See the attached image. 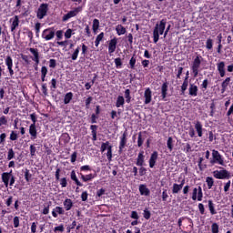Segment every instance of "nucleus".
<instances>
[{"mask_svg":"<svg viewBox=\"0 0 233 233\" xmlns=\"http://www.w3.org/2000/svg\"><path fill=\"white\" fill-rule=\"evenodd\" d=\"M221 165L222 167H225V160L223 159V156L219 154V151L213 149L212 150V159L210 160L211 165Z\"/></svg>","mask_w":233,"mask_h":233,"instance_id":"3","label":"nucleus"},{"mask_svg":"<svg viewBox=\"0 0 233 233\" xmlns=\"http://www.w3.org/2000/svg\"><path fill=\"white\" fill-rule=\"evenodd\" d=\"M11 176H12V170L10 172H4L1 175L2 183H4L5 188H8Z\"/></svg>","mask_w":233,"mask_h":233,"instance_id":"12","label":"nucleus"},{"mask_svg":"<svg viewBox=\"0 0 233 233\" xmlns=\"http://www.w3.org/2000/svg\"><path fill=\"white\" fill-rule=\"evenodd\" d=\"M99 30V20L95 18L93 20V32L96 33Z\"/></svg>","mask_w":233,"mask_h":233,"instance_id":"44","label":"nucleus"},{"mask_svg":"<svg viewBox=\"0 0 233 233\" xmlns=\"http://www.w3.org/2000/svg\"><path fill=\"white\" fill-rule=\"evenodd\" d=\"M130 94H131L130 89H126L125 92H124V96H125L127 103H131L132 102V96H130Z\"/></svg>","mask_w":233,"mask_h":233,"instance_id":"38","label":"nucleus"},{"mask_svg":"<svg viewBox=\"0 0 233 233\" xmlns=\"http://www.w3.org/2000/svg\"><path fill=\"white\" fill-rule=\"evenodd\" d=\"M36 151H37V148L35 147V146L31 145L30 146V155L32 157H34V156H35Z\"/></svg>","mask_w":233,"mask_h":233,"instance_id":"63","label":"nucleus"},{"mask_svg":"<svg viewBox=\"0 0 233 233\" xmlns=\"http://www.w3.org/2000/svg\"><path fill=\"white\" fill-rule=\"evenodd\" d=\"M200 88L202 90V92H205L207 90V88H208V79H204L202 84L200 85Z\"/></svg>","mask_w":233,"mask_h":233,"instance_id":"49","label":"nucleus"},{"mask_svg":"<svg viewBox=\"0 0 233 233\" xmlns=\"http://www.w3.org/2000/svg\"><path fill=\"white\" fill-rule=\"evenodd\" d=\"M29 134L31 139H37V127H35V124H31L29 126Z\"/></svg>","mask_w":233,"mask_h":233,"instance_id":"20","label":"nucleus"},{"mask_svg":"<svg viewBox=\"0 0 233 233\" xmlns=\"http://www.w3.org/2000/svg\"><path fill=\"white\" fill-rule=\"evenodd\" d=\"M54 232H65V225L60 224L57 227H55Z\"/></svg>","mask_w":233,"mask_h":233,"instance_id":"56","label":"nucleus"},{"mask_svg":"<svg viewBox=\"0 0 233 233\" xmlns=\"http://www.w3.org/2000/svg\"><path fill=\"white\" fill-rule=\"evenodd\" d=\"M10 23L11 24V32H15V28H17V26H19V16L18 15H15L14 17H12L10 19Z\"/></svg>","mask_w":233,"mask_h":233,"instance_id":"17","label":"nucleus"},{"mask_svg":"<svg viewBox=\"0 0 233 233\" xmlns=\"http://www.w3.org/2000/svg\"><path fill=\"white\" fill-rule=\"evenodd\" d=\"M25 179L27 183H30V179H32V174H30V170L28 169H25Z\"/></svg>","mask_w":233,"mask_h":233,"instance_id":"55","label":"nucleus"},{"mask_svg":"<svg viewBox=\"0 0 233 233\" xmlns=\"http://www.w3.org/2000/svg\"><path fill=\"white\" fill-rule=\"evenodd\" d=\"M65 210H72V208L74 207V202L70 198H66L63 202Z\"/></svg>","mask_w":233,"mask_h":233,"instance_id":"22","label":"nucleus"},{"mask_svg":"<svg viewBox=\"0 0 233 233\" xmlns=\"http://www.w3.org/2000/svg\"><path fill=\"white\" fill-rule=\"evenodd\" d=\"M53 218H58V216H65V208L63 207L56 206L52 210Z\"/></svg>","mask_w":233,"mask_h":233,"instance_id":"14","label":"nucleus"},{"mask_svg":"<svg viewBox=\"0 0 233 233\" xmlns=\"http://www.w3.org/2000/svg\"><path fill=\"white\" fill-rule=\"evenodd\" d=\"M201 60H203V56H197L193 60L191 70L194 77H198L199 76V67L201 66Z\"/></svg>","mask_w":233,"mask_h":233,"instance_id":"2","label":"nucleus"},{"mask_svg":"<svg viewBox=\"0 0 233 233\" xmlns=\"http://www.w3.org/2000/svg\"><path fill=\"white\" fill-rule=\"evenodd\" d=\"M48 14V4L43 3L39 5L36 11L37 19H45Z\"/></svg>","mask_w":233,"mask_h":233,"instance_id":"4","label":"nucleus"},{"mask_svg":"<svg viewBox=\"0 0 233 233\" xmlns=\"http://www.w3.org/2000/svg\"><path fill=\"white\" fill-rule=\"evenodd\" d=\"M188 88V76H185L184 81L181 86V96H185V92Z\"/></svg>","mask_w":233,"mask_h":233,"instance_id":"30","label":"nucleus"},{"mask_svg":"<svg viewBox=\"0 0 233 233\" xmlns=\"http://www.w3.org/2000/svg\"><path fill=\"white\" fill-rule=\"evenodd\" d=\"M8 125V119L5 116H0V127Z\"/></svg>","mask_w":233,"mask_h":233,"instance_id":"60","label":"nucleus"},{"mask_svg":"<svg viewBox=\"0 0 233 233\" xmlns=\"http://www.w3.org/2000/svg\"><path fill=\"white\" fill-rule=\"evenodd\" d=\"M56 37V31L52 28H46L42 33V38L46 41H52Z\"/></svg>","mask_w":233,"mask_h":233,"instance_id":"7","label":"nucleus"},{"mask_svg":"<svg viewBox=\"0 0 233 233\" xmlns=\"http://www.w3.org/2000/svg\"><path fill=\"white\" fill-rule=\"evenodd\" d=\"M97 175L96 174H88V175H83L81 174V179L84 181V183H88V181H92Z\"/></svg>","mask_w":233,"mask_h":233,"instance_id":"25","label":"nucleus"},{"mask_svg":"<svg viewBox=\"0 0 233 233\" xmlns=\"http://www.w3.org/2000/svg\"><path fill=\"white\" fill-rule=\"evenodd\" d=\"M197 199H198V201H203V188H201V186H198V192L197 193Z\"/></svg>","mask_w":233,"mask_h":233,"instance_id":"47","label":"nucleus"},{"mask_svg":"<svg viewBox=\"0 0 233 233\" xmlns=\"http://www.w3.org/2000/svg\"><path fill=\"white\" fill-rule=\"evenodd\" d=\"M144 97H145V105H149V103H152V90L149 89V87H147L145 90L144 93Z\"/></svg>","mask_w":233,"mask_h":233,"instance_id":"16","label":"nucleus"},{"mask_svg":"<svg viewBox=\"0 0 233 233\" xmlns=\"http://www.w3.org/2000/svg\"><path fill=\"white\" fill-rule=\"evenodd\" d=\"M116 48H117V37H114L108 43V54L112 56L114 52H116Z\"/></svg>","mask_w":233,"mask_h":233,"instance_id":"11","label":"nucleus"},{"mask_svg":"<svg viewBox=\"0 0 233 233\" xmlns=\"http://www.w3.org/2000/svg\"><path fill=\"white\" fill-rule=\"evenodd\" d=\"M50 207H52V202L49 201L47 206L42 210V214H44V216L50 214Z\"/></svg>","mask_w":233,"mask_h":233,"instance_id":"46","label":"nucleus"},{"mask_svg":"<svg viewBox=\"0 0 233 233\" xmlns=\"http://www.w3.org/2000/svg\"><path fill=\"white\" fill-rule=\"evenodd\" d=\"M127 133L126 131L123 133V135L120 137V142H119V147H118V154H123V150L127 147Z\"/></svg>","mask_w":233,"mask_h":233,"instance_id":"9","label":"nucleus"},{"mask_svg":"<svg viewBox=\"0 0 233 233\" xmlns=\"http://www.w3.org/2000/svg\"><path fill=\"white\" fill-rule=\"evenodd\" d=\"M136 62H137L136 55H133V56L129 60V66L131 70H134V68H136Z\"/></svg>","mask_w":233,"mask_h":233,"instance_id":"45","label":"nucleus"},{"mask_svg":"<svg viewBox=\"0 0 233 233\" xmlns=\"http://www.w3.org/2000/svg\"><path fill=\"white\" fill-rule=\"evenodd\" d=\"M116 32L117 35H125V34H127V28H125V26L122 25H117L116 26Z\"/></svg>","mask_w":233,"mask_h":233,"instance_id":"33","label":"nucleus"},{"mask_svg":"<svg viewBox=\"0 0 233 233\" xmlns=\"http://www.w3.org/2000/svg\"><path fill=\"white\" fill-rule=\"evenodd\" d=\"M167 18L162 19L159 23H157L155 25V28L153 30V41L154 43H157V41H159V35H163L164 34V37H167V35H168V32H170V27L171 25H168L167 27ZM166 28V31H165Z\"/></svg>","mask_w":233,"mask_h":233,"instance_id":"1","label":"nucleus"},{"mask_svg":"<svg viewBox=\"0 0 233 233\" xmlns=\"http://www.w3.org/2000/svg\"><path fill=\"white\" fill-rule=\"evenodd\" d=\"M5 63L7 66L10 77H14V59H12V56H7L5 59Z\"/></svg>","mask_w":233,"mask_h":233,"instance_id":"8","label":"nucleus"},{"mask_svg":"<svg viewBox=\"0 0 233 233\" xmlns=\"http://www.w3.org/2000/svg\"><path fill=\"white\" fill-rule=\"evenodd\" d=\"M206 183L208 185V188L210 190L214 187V178L212 177H206Z\"/></svg>","mask_w":233,"mask_h":233,"instance_id":"41","label":"nucleus"},{"mask_svg":"<svg viewBox=\"0 0 233 233\" xmlns=\"http://www.w3.org/2000/svg\"><path fill=\"white\" fill-rule=\"evenodd\" d=\"M60 139L62 142H64V145H68V143H70V135L68 133H64L62 134Z\"/></svg>","mask_w":233,"mask_h":233,"instance_id":"35","label":"nucleus"},{"mask_svg":"<svg viewBox=\"0 0 233 233\" xmlns=\"http://www.w3.org/2000/svg\"><path fill=\"white\" fill-rule=\"evenodd\" d=\"M230 77H227L222 83H221V94H225L227 92V88H228V86L230 85Z\"/></svg>","mask_w":233,"mask_h":233,"instance_id":"24","label":"nucleus"},{"mask_svg":"<svg viewBox=\"0 0 233 233\" xmlns=\"http://www.w3.org/2000/svg\"><path fill=\"white\" fill-rule=\"evenodd\" d=\"M144 154H145L144 151H140L138 153L137 162H136L137 167H143V165H145V155Z\"/></svg>","mask_w":233,"mask_h":233,"instance_id":"19","label":"nucleus"},{"mask_svg":"<svg viewBox=\"0 0 233 233\" xmlns=\"http://www.w3.org/2000/svg\"><path fill=\"white\" fill-rule=\"evenodd\" d=\"M158 157L159 154L157 153V151H153L149 158V168H154L156 167Z\"/></svg>","mask_w":233,"mask_h":233,"instance_id":"13","label":"nucleus"},{"mask_svg":"<svg viewBox=\"0 0 233 233\" xmlns=\"http://www.w3.org/2000/svg\"><path fill=\"white\" fill-rule=\"evenodd\" d=\"M116 68H123V61L121 60V57H116L114 60Z\"/></svg>","mask_w":233,"mask_h":233,"instance_id":"42","label":"nucleus"},{"mask_svg":"<svg viewBox=\"0 0 233 233\" xmlns=\"http://www.w3.org/2000/svg\"><path fill=\"white\" fill-rule=\"evenodd\" d=\"M18 137H19L17 136V132L11 131V134H10V137H9L10 141H17Z\"/></svg>","mask_w":233,"mask_h":233,"instance_id":"54","label":"nucleus"},{"mask_svg":"<svg viewBox=\"0 0 233 233\" xmlns=\"http://www.w3.org/2000/svg\"><path fill=\"white\" fill-rule=\"evenodd\" d=\"M57 66V60L51 58L49 60V68H56Z\"/></svg>","mask_w":233,"mask_h":233,"instance_id":"59","label":"nucleus"},{"mask_svg":"<svg viewBox=\"0 0 233 233\" xmlns=\"http://www.w3.org/2000/svg\"><path fill=\"white\" fill-rule=\"evenodd\" d=\"M79 50H80V48H79V46L74 51V53L72 54V56H71V59H72V61H76V59H77V57H78V56H79Z\"/></svg>","mask_w":233,"mask_h":233,"instance_id":"52","label":"nucleus"},{"mask_svg":"<svg viewBox=\"0 0 233 233\" xmlns=\"http://www.w3.org/2000/svg\"><path fill=\"white\" fill-rule=\"evenodd\" d=\"M198 90V86L195 84H189L188 95L191 96V97H197Z\"/></svg>","mask_w":233,"mask_h":233,"instance_id":"18","label":"nucleus"},{"mask_svg":"<svg viewBox=\"0 0 233 233\" xmlns=\"http://www.w3.org/2000/svg\"><path fill=\"white\" fill-rule=\"evenodd\" d=\"M125 106V97L123 96H118L116 97V108H121Z\"/></svg>","mask_w":233,"mask_h":233,"instance_id":"34","label":"nucleus"},{"mask_svg":"<svg viewBox=\"0 0 233 233\" xmlns=\"http://www.w3.org/2000/svg\"><path fill=\"white\" fill-rule=\"evenodd\" d=\"M41 81L42 83H45V81H46V76H48V67H46V66H43L41 67Z\"/></svg>","mask_w":233,"mask_h":233,"instance_id":"26","label":"nucleus"},{"mask_svg":"<svg viewBox=\"0 0 233 233\" xmlns=\"http://www.w3.org/2000/svg\"><path fill=\"white\" fill-rule=\"evenodd\" d=\"M92 141H97V126L91 125L90 126Z\"/></svg>","mask_w":233,"mask_h":233,"instance_id":"29","label":"nucleus"},{"mask_svg":"<svg viewBox=\"0 0 233 233\" xmlns=\"http://www.w3.org/2000/svg\"><path fill=\"white\" fill-rule=\"evenodd\" d=\"M70 177H71L72 181H74L76 183V185H77V187H83V183H81L79 181V178H77V175H76L75 170L71 171Z\"/></svg>","mask_w":233,"mask_h":233,"instance_id":"32","label":"nucleus"},{"mask_svg":"<svg viewBox=\"0 0 233 233\" xmlns=\"http://www.w3.org/2000/svg\"><path fill=\"white\" fill-rule=\"evenodd\" d=\"M74 99V93L68 92L64 96V105H69V103Z\"/></svg>","mask_w":233,"mask_h":233,"instance_id":"31","label":"nucleus"},{"mask_svg":"<svg viewBox=\"0 0 233 233\" xmlns=\"http://www.w3.org/2000/svg\"><path fill=\"white\" fill-rule=\"evenodd\" d=\"M28 50L34 56V57L32 58V61L35 62L34 66H39V63H40L39 49L30 47Z\"/></svg>","mask_w":233,"mask_h":233,"instance_id":"10","label":"nucleus"},{"mask_svg":"<svg viewBox=\"0 0 233 233\" xmlns=\"http://www.w3.org/2000/svg\"><path fill=\"white\" fill-rule=\"evenodd\" d=\"M198 187H194L192 192V197H191V199L193 201H196L198 199Z\"/></svg>","mask_w":233,"mask_h":233,"instance_id":"57","label":"nucleus"},{"mask_svg":"<svg viewBox=\"0 0 233 233\" xmlns=\"http://www.w3.org/2000/svg\"><path fill=\"white\" fill-rule=\"evenodd\" d=\"M79 12H83V7L77 6L74 8V10L69 11L67 14L64 15L62 17L63 23H66L69 19H72V17H76Z\"/></svg>","mask_w":233,"mask_h":233,"instance_id":"5","label":"nucleus"},{"mask_svg":"<svg viewBox=\"0 0 233 233\" xmlns=\"http://www.w3.org/2000/svg\"><path fill=\"white\" fill-rule=\"evenodd\" d=\"M143 218H144V219H147V220H148V219H150V218H152V213L147 208L144 209Z\"/></svg>","mask_w":233,"mask_h":233,"instance_id":"43","label":"nucleus"},{"mask_svg":"<svg viewBox=\"0 0 233 233\" xmlns=\"http://www.w3.org/2000/svg\"><path fill=\"white\" fill-rule=\"evenodd\" d=\"M211 232L212 233H219V225H218V223H213L211 225Z\"/></svg>","mask_w":233,"mask_h":233,"instance_id":"51","label":"nucleus"},{"mask_svg":"<svg viewBox=\"0 0 233 233\" xmlns=\"http://www.w3.org/2000/svg\"><path fill=\"white\" fill-rule=\"evenodd\" d=\"M195 129L197 130L198 137H203V125L201 122L197 121L195 124Z\"/></svg>","mask_w":233,"mask_h":233,"instance_id":"27","label":"nucleus"},{"mask_svg":"<svg viewBox=\"0 0 233 233\" xmlns=\"http://www.w3.org/2000/svg\"><path fill=\"white\" fill-rule=\"evenodd\" d=\"M213 176L216 179H230V172L227 169L215 170Z\"/></svg>","mask_w":233,"mask_h":233,"instance_id":"6","label":"nucleus"},{"mask_svg":"<svg viewBox=\"0 0 233 233\" xmlns=\"http://www.w3.org/2000/svg\"><path fill=\"white\" fill-rule=\"evenodd\" d=\"M14 157H15V152H14L13 148H10L7 153V160L12 161V159H14Z\"/></svg>","mask_w":233,"mask_h":233,"instance_id":"48","label":"nucleus"},{"mask_svg":"<svg viewBox=\"0 0 233 233\" xmlns=\"http://www.w3.org/2000/svg\"><path fill=\"white\" fill-rule=\"evenodd\" d=\"M167 147L169 150V152H172L174 150V139L172 137H169L167 141Z\"/></svg>","mask_w":233,"mask_h":233,"instance_id":"37","label":"nucleus"},{"mask_svg":"<svg viewBox=\"0 0 233 233\" xmlns=\"http://www.w3.org/2000/svg\"><path fill=\"white\" fill-rule=\"evenodd\" d=\"M213 46H214L213 40L211 38H208L206 42V48L208 50H212Z\"/></svg>","mask_w":233,"mask_h":233,"instance_id":"50","label":"nucleus"},{"mask_svg":"<svg viewBox=\"0 0 233 233\" xmlns=\"http://www.w3.org/2000/svg\"><path fill=\"white\" fill-rule=\"evenodd\" d=\"M42 93L44 96H48V87L46 83L42 84Z\"/></svg>","mask_w":233,"mask_h":233,"instance_id":"61","label":"nucleus"},{"mask_svg":"<svg viewBox=\"0 0 233 233\" xmlns=\"http://www.w3.org/2000/svg\"><path fill=\"white\" fill-rule=\"evenodd\" d=\"M168 95V81H165L161 86V97L163 100L167 99Z\"/></svg>","mask_w":233,"mask_h":233,"instance_id":"15","label":"nucleus"},{"mask_svg":"<svg viewBox=\"0 0 233 233\" xmlns=\"http://www.w3.org/2000/svg\"><path fill=\"white\" fill-rule=\"evenodd\" d=\"M49 85L50 90H52L53 92L56 91L57 89V79L52 78Z\"/></svg>","mask_w":233,"mask_h":233,"instance_id":"39","label":"nucleus"},{"mask_svg":"<svg viewBox=\"0 0 233 233\" xmlns=\"http://www.w3.org/2000/svg\"><path fill=\"white\" fill-rule=\"evenodd\" d=\"M73 32H74V30L70 29V28L67 29L65 33L66 39H70V37H72V35L74 34Z\"/></svg>","mask_w":233,"mask_h":233,"instance_id":"62","label":"nucleus"},{"mask_svg":"<svg viewBox=\"0 0 233 233\" xmlns=\"http://www.w3.org/2000/svg\"><path fill=\"white\" fill-rule=\"evenodd\" d=\"M93 99L94 98L92 96H88L86 99V108H90V104L92 103Z\"/></svg>","mask_w":233,"mask_h":233,"instance_id":"64","label":"nucleus"},{"mask_svg":"<svg viewBox=\"0 0 233 233\" xmlns=\"http://www.w3.org/2000/svg\"><path fill=\"white\" fill-rule=\"evenodd\" d=\"M145 139H143V136L141 135V132L138 133V137H137V147H143Z\"/></svg>","mask_w":233,"mask_h":233,"instance_id":"53","label":"nucleus"},{"mask_svg":"<svg viewBox=\"0 0 233 233\" xmlns=\"http://www.w3.org/2000/svg\"><path fill=\"white\" fill-rule=\"evenodd\" d=\"M112 145H110L109 141L104 142L101 144L100 152L103 154L106 152V150H108Z\"/></svg>","mask_w":233,"mask_h":233,"instance_id":"36","label":"nucleus"},{"mask_svg":"<svg viewBox=\"0 0 233 233\" xmlns=\"http://www.w3.org/2000/svg\"><path fill=\"white\" fill-rule=\"evenodd\" d=\"M140 196H150V189L147 187V185L141 184L138 187Z\"/></svg>","mask_w":233,"mask_h":233,"instance_id":"21","label":"nucleus"},{"mask_svg":"<svg viewBox=\"0 0 233 233\" xmlns=\"http://www.w3.org/2000/svg\"><path fill=\"white\" fill-rule=\"evenodd\" d=\"M208 205L211 216H216V214H218V211H216V205L214 204V201H212V199H209L208 201Z\"/></svg>","mask_w":233,"mask_h":233,"instance_id":"28","label":"nucleus"},{"mask_svg":"<svg viewBox=\"0 0 233 233\" xmlns=\"http://www.w3.org/2000/svg\"><path fill=\"white\" fill-rule=\"evenodd\" d=\"M217 68L220 77H225V62H219L217 64Z\"/></svg>","mask_w":233,"mask_h":233,"instance_id":"23","label":"nucleus"},{"mask_svg":"<svg viewBox=\"0 0 233 233\" xmlns=\"http://www.w3.org/2000/svg\"><path fill=\"white\" fill-rule=\"evenodd\" d=\"M182 188V186H179V184H173L172 194H179Z\"/></svg>","mask_w":233,"mask_h":233,"instance_id":"40","label":"nucleus"},{"mask_svg":"<svg viewBox=\"0 0 233 233\" xmlns=\"http://www.w3.org/2000/svg\"><path fill=\"white\" fill-rule=\"evenodd\" d=\"M106 157H107V160L110 162L112 161V147H109L108 149H107V152L106 154Z\"/></svg>","mask_w":233,"mask_h":233,"instance_id":"58","label":"nucleus"}]
</instances>
